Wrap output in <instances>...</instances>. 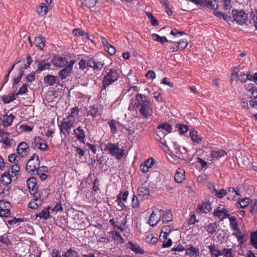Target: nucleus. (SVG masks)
I'll return each instance as SVG.
<instances>
[{
  "label": "nucleus",
  "instance_id": "1",
  "mask_svg": "<svg viewBox=\"0 0 257 257\" xmlns=\"http://www.w3.org/2000/svg\"><path fill=\"white\" fill-rule=\"evenodd\" d=\"M133 107L134 110H139L140 114L145 118H148L152 113V103L149 97L144 94L138 93L136 95Z\"/></svg>",
  "mask_w": 257,
  "mask_h": 257
},
{
  "label": "nucleus",
  "instance_id": "2",
  "mask_svg": "<svg viewBox=\"0 0 257 257\" xmlns=\"http://www.w3.org/2000/svg\"><path fill=\"white\" fill-rule=\"evenodd\" d=\"M104 71L105 74L102 79V89L105 90L109 85L116 82L119 78L120 75L117 70L114 68H104Z\"/></svg>",
  "mask_w": 257,
  "mask_h": 257
},
{
  "label": "nucleus",
  "instance_id": "3",
  "mask_svg": "<svg viewBox=\"0 0 257 257\" xmlns=\"http://www.w3.org/2000/svg\"><path fill=\"white\" fill-rule=\"evenodd\" d=\"M40 164L39 156L36 154H34L32 156L26 163V169L27 171L31 175H39L38 169Z\"/></svg>",
  "mask_w": 257,
  "mask_h": 257
},
{
  "label": "nucleus",
  "instance_id": "4",
  "mask_svg": "<svg viewBox=\"0 0 257 257\" xmlns=\"http://www.w3.org/2000/svg\"><path fill=\"white\" fill-rule=\"evenodd\" d=\"M104 150L117 160H120L124 155V149H120L118 143H108L105 145Z\"/></svg>",
  "mask_w": 257,
  "mask_h": 257
},
{
  "label": "nucleus",
  "instance_id": "5",
  "mask_svg": "<svg viewBox=\"0 0 257 257\" xmlns=\"http://www.w3.org/2000/svg\"><path fill=\"white\" fill-rule=\"evenodd\" d=\"M75 118L68 119L65 118L59 124V127L61 134H62L65 137L69 136L71 133V129L74 126Z\"/></svg>",
  "mask_w": 257,
  "mask_h": 257
},
{
  "label": "nucleus",
  "instance_id": "6",
  "mask_svg": "<svg viewBox=\"0 0 257 257\" xmlns=\"http://www.w3.org/2000/svg\"><path fill=\"white\" fill-rule=\"evenodd\" d=\"M231 14L233 20L240 25L245 24L248 21V14L243 10L233 9Z\"/></svg>",
  "mask_w": 257,
  "mask_h": 257
},
{
  "label": "nucleus",
  "instance_id": "7",
  "mask_svg": "<svg viewBox=\"0 0 257 257\" xmlns=\"http://www.w3.org/2000/svg\"><path fill=\"white\" fill-rule=\"evenodd\" d=\"M236 192L235 194L239 196L240 194L238 192V190L236 191L234 188L233 187H229L227 189V191L224 189H221L218 191L216 188H215L214 186H213V192L212 193L215 194V196L218 198H221L225 195H227V199L228 200H234V198L235 196L234 195H229V193H234Z\"/></svg>",
  "mask_w": 257,
  "mask_h": 257
},
{
  "label": "nucleus",
  "instance_id": "8",
  "mask_svg": "<svg viewBox=\"0 0 257 257\" xmlns=\"http://www.w3.org/2000/svg\"><path fill=\"white\" fill-rule=\"evenodd\" d=\"M162 209L156 208L154 210L150 216L148 223L152 226H155L161 219Z\"/></svg>",
  "mask_w": 257,
  "mask_h": 257
},
{
  "label": "nucleus",
  "instance_id": "9",
  "mask_svg": "<svg viewBox=\"0 0 257 257\" xmlns=\"http://www.w3.org/2000/svg\"><path fill=\"white\" fill-rule=\"evenodd\" d=\"M27 185L30 193L34 195L38 192V185L37 179L35 177H31L27 180Z\"/></svg>",
  "mask_w": 257,
  "mask_h": 257
},
{
  "label": "nucleus",
  "instance_id": "10",
  "mask_svg": "<svg viewBox=\"0 0 257 257\" xmlns=\"http://www.w3.org/2000/svg\"><path fill=\"white\" fill-rule=\"evenodd\" d=\"M37 146L39 149L43 151H47L49 149L48 145L45 143L44 140L40 137H35L34 142L31 145V148L34 149Z\"/></svg>",
  "mask_w": 257,
  "mask_h": 257
},
{
  "label": "nucleus",
  "instance_id": "11",
  "mask_svg": "<svg viewBox=\"0 0 257 257\" xmlns=\"http://www.w3.org/2000/svg\"><path fill=\"white\" fill-rule=\"evenodd\" d=\"M87 64L88 67L92 68L94 72L99 71L104 65L103 62L96 60L94 58L88 60Z\"/></svg>",
  "mask_w": 257,
  "mask_h": 257
},
{
  "label": "nucleus",
  "instance_id": "12",
  "mask_svg": "<svg viewBox=\"0 0 257 257\" xmlns=\"http://www.w3.org/2000/svg\"><path fill=\"white\" fill-rule=\"evenodd\" d=\"M51 62L55 67L60 68L64 67L67 63L64 57L58 55H55L53 56Z\"/></svg>",
  "mask_w": 257,
  "mask_h": 257
},
{
  "label": "nucleus",
  "instance_id": "13",
  "mask_svg": "<svg viewBox=\"0 0 257 257\" xmlns=\"http://www.w3.org/2000/svg\"><path fill=\"white\" fill-rule=\"evenodd\" d=\"M29 150V146L28 144L25 142H21L18 145L17 148V153L22 157L27 155Z\"/></svg>",
  "mask_w": 257,
  "mask_h": 257
},
{
  "label": "nucleus",
  "instance_id": "14",
  "mask_svg": "<svg viewBox=\"0 0 257 257\" xmlns=\"http://www.w3.org/2000/svg\"><path fill=\"white\" fill-rule=\"evenodd\" d=\"M35 62V63L37 64L38 69L36 70L37 73H39L44 70L49 69L51 65V63L46 59L43 60H37Z\"/></svg>",
  "mask_w": 257,
  "mask_h": 257
},
{
  "label": "nucleus",
  "instance_id": "15",
  "mask_svg": "<svg viewBox=\"0 0 257 257\" xmlns=\"http://www.w3.org/2000/svg\"><path fill=\"white\" fill-rule=\"evenodd\" d=\"M126 247L131 249L136 254H144V250L137 243H134L132 241H130L126 244Z\"/></svg>",
  "mask_w": 257,
  "mask_h": 257
},
{
  "label": "nucleus",
  "instance_id": "16",
  "mask_svg": "<svg viewBox=\"0 0 257 257\" xmlns=\"http://www.w3.org/2000/svg\"><path fill=\"white\" fill-rule=\"evenodd\" d=\"M51 209V207L48 206L45 208L39 213L35 215V218L37 219L39 218L40 219H43L46 220L50 217V210Z\"/></svg>",
  "mask_w": 257,
  "mask_h": 257
},
{
  "label": "nucleus",
  "instance_id": "17",
  "mask_svg": "<svg viewBox=\"0 0 257 257\" xmlns=\"http://www.w3.org/2000/svg\"><path fill=\"white\" fill-rule=\"evenodd\" d=\"M45 83L49 85H54L57 84L58 85H61L59 81H58V78L56 76L52 75L47 74L44 78Z\"/></svg>",
  "mask_w": 257,
  "mask_h": 257
},
{
  "label": "nucleus",
  "instance_id": "18",
  "mask_svg": "<svg viewBox=\"0 0 257 257\" xmlns=\"http://www.w3.org/2000/svg\"><path fill=\"white\" fill-rule=\"evenodd\" d=\"M185 172L183 169L178 168L176 172L174 179L176 182L181 183L185 179Z\"/></svg>",
  "mask_w": 257,
  "mask_h": 257
},
{
  "label": "nucleus",
  "instance_id": "19",
  "mask_svg": "<svg viewBox=\"0 0 257 257\" xmlns=\"http://www.w3.org/2000/svg\"><path fill=\"white\" fill-rule=\"evenodd\" d=\"M193 4L200 5L201 6L206 7L212 10H215L219 7L217 4L216 7V5L211 4V3L208 2L207 0H195Z\"/></svg>",
  "mask_w": 257,
  "mask_h": 257
},
{
  "label": "nucleus",
  "instance_id": "20",
  "mask_svg": "<svg viewBox=\"0 0 257 257\" xmlns=\"http://www.w3.org/2000/svg\"><path fill=\"white\" fill-rule=\"evenodd\" d=\"M74 133L76 135V138L78 141L82 143H84V141L85 140V133L84 130L81 126H79L74 130Z\"/></svg>",
  "mask_w": 257,
  "mask_h": 257
},
{
  "label": "nucleus",
  "instance_id": "21",
  "mask_svg": "<svg viewBox=\"0 0 257 257\" xmlns=\"http://www.w3.org/2000/svg\"><path fill=\"white\" fill-rule=\"evenodd\" d=\"M173 228L171 225H163L161 229V232L160 236V239L161 241V237L164 240L167 239V235L170 233Z\"/></svg>",
  "mask_w": 257,
  "mask_h": 257
},
{
  "label": "nucleus",
  "instance_id": "22",
  "mask_svg": "<svg viewBox=\"0 0 257 257\" xmlns=\"http://www.w3.org/2000/svg\"><path fill=\"white\" fill-rule=\"evenodd\" d=\"M137 193L140 198L147 199L150 195V189L147 187H140L138 189Z\"/></svg>",
  "mask_w": 257,
  "mask_h": 257
},
{
  "label": "nucleus",
  "instance_id": "23",
  "mask_svg": "<svg viewBox=\"0 0 257 257\" xmlns=\"http://www.w3.org/2000/svg\"><path fill=\"white\" fill-rule=\"evenodd\" d=\"M46 39L41 35H38L35 38L34 44L36 47L39 48L41 50H43L45 46Z\"/></svg>",
  "mask_w": 257,
  "mask_h": 257
},
{
  "label": "nucleus",
  "instance_id": "24",
  "mask_svg": "<svg viewBox=\"0 0 257 257\" xmlns=\"http://www.w3.org/2000/svg\"><path fill=\"white\" fill-rule=\"evenodd\" d=\"M197 210L201 213H207L211 210V204L209 202H204L198 205Z\"/></svg>",
  "mask_w": 257,
  "mask_h": 257
},
{
  "label": "nucleus",
  "instance_id": "25",
  "mask_svg": "<svg viewBox=\"0 0 257 257\" xmlns=\"http://www.w3.org/2000/svg\"><path fill=\"white\" fill-rule=\"evenodd\" d=\"M162 215H161V218H162V221L163 223H168L173 219V214L170 210H166L164 211L163 210H162Z\"/></svg>",
  "mask_w": 257,
  "mask_h": 257
},
{
  "label": "nucleus",
  "instance_id": "26",
  "mask_svg": "<svg viewBox=\"0 0 257 257\" xmlns=\"http://www.w3.org/2000/svg\"><path fill=\"white\" fill-rule=\"evenodd\" d=\"M226 155V152L222 149L219 150H212L210 153L211 157L213 159L219 160L220 158Z\"/></svg>",
  "mask_w": 257,
  "mask_h": 257
},
{
  "label": "nucleus",
  "instance_id": "27",
  "mask_svg": "<svg viewBox=\"0 0 257 257\" xmlns=\"http://www.w3.org/2000/svg\"><path fill=\"white\" fill-rule=\"evenodd\" d=\"M42 199L36 198L31 200V201L29 203L28 206L31 209H35L41 206L42 204Z\"/></svg>",
  "mask_w": 257,
  "mask_h": 257
},
{
  "label": "nucleus",
  "instance_id": "28",
  "mask_svg": "<svg viewBox=\"0 0 257 257\" xmlns=\"http://www.w3.org/2000/svg\"><path fill=\"white\" fill-rule=\"evenodd\" d=\"M12 177L10 174V170H8L7 172H5L1 175V181L4 184L8 185L12 181Z\"/></svg>",
  "mask_w": 257,
  "mask_h": 257
},
{
  "label": "nucleus",
  "instance_id": "29",
  "mask_svg": "<svg viewBox=\"0 0 257 257\" xmlns=\"http://www.w3.org/2000/svg\"><path fill=\"white\" fill-rule=\"evenodd\" d=\"M211 257H218L221 255V250L216 248L214 244H211L207 246Z\"/></svg>",
  "mask_w": 257,
  "mask_h": 257
},
{
  "label": "nucleus",
  "instance_id": "30",
  "mask_svg": "<svg viewBox=\"0 0 257 257\" xmlns=\"http://www.w3.org/2000/svg\"><path fill=\"white\" fill-rule=\"evenodd\" d=\"M73 70H71L69 68H68L65 66V67L63 68L58 72V76L61 79H64L67 77L70 76Z\"/></svg>",
  "mask_w": 257,
  "mask_h": 257
},
{
  "label": "nucleus",
  "instance_id": "31",
  "mask_svg": "<svg viewBox=\"0 0 257 257\" xmlns=\"http://www.w3.org/2000/svg\"><path fill=\"white\" fill-rule=\"evenodd\" d=\"M63 255L64 257H80V254L74 247L68 249Z\"/></svg>",
  "mask_w": 257,
  "mask_h": 257
},
{
  "label": "nucleus",
  "instance_id": "32",
  "mask_svg": "<svg viewBox=\"0 0 257 257\" xmlns=\"http://www.w3.org/2000/svg\"><path fill=\"white\" fill-rule=\"evenodd\" d=\"M152 37L154 41L160 42L162 44L166 42L173 43V41L168 40L165 36H160L157 34H153Z\"/></svg>",
  "mask_w": 257,
  "mask_h": 257
},
{
  "label": "nucleus",
  "instance_id": "33",
  "mask_svg": "<svg viewBox=\"0 0 257 257\" xmlns=\"http://www.w3.org/2000/svg\"><path fill=\"white\" fill-rule=\"evenodd\" d=\"M15 116L14 114L11 113L10 115L6 114L4 116V119L3 123L5 127L9 126L11 125L12 122L13 121Z\"/></svg>",
  "mask_w": 257,
  "mask_h": 257
},
{
  "label": "nucleus",
  "instance_id": "34",
  "mask_svg": "<svg viewBox=\"0 0 257 257\" xmlns=\"http://www.w3.org/2000/svg\"><path fill=\"white\" fill-rule=\"evenodd\" d=\"M190 136L191 140L197 144H200L202 141V138L197 134V132L194 131L190 132Z\"/></svg>",
  "mask_w": 257,
  "mask_h": 257
},
{
  "label": "nucleus",
  "instance_id": "35",
  "mask_svg": "<svg viewBox=\"0 0 257 257\" xmlns=\"http://www.w3.org/2000/svg\"><path fill=\"white\" fill-rule=\"evenodd\" d=\"M199 249L192 246L186 249V254L190 255L192 257H197L199 255Z\"/></svg>",
  "mask_w": 257,
  "mask_h": 257
},
{
  "label": "nucleus",
  "instance_id": "36",
  "mask_svg": "<svg viewBox=\"0 0 257 257\" xmlns=\"http://www.w3.org/2000/svg\"><path fill=\"white\" fill-rule=\"evenodd\" d=\"M9 170H10V175L13 177H16L17 178L20 170V167L18 164H15L10 167Z\"/></svg>",
  "mask_w": 257,
  "mask_h": 257
},
{
  "label": "nucleus",
  "instance_id": "37",
  "mask_svg": "<svg viewBox=\"0 0 257 257\" xmlns=\"http://www.w3.org/2000/svg\"><path fill=\"white\" fill-rule=\"evenodd\" d=\"M236 232H234L232 234L234 235L237 239V241L240 243H243L246 241V239L245 237V234L241 233L240 229L235 230Z\"/></svg>",
  "mask_w": 257,
  "mask_h": 257
},
{
  "label": "nucleus",
  "instance_id": "38",
  "mask_svg": "<svg viewBox=\"0 0 257 257\" xmlns=\"http://www.w3.org/2000/svg\"><path fill=\"white\" fill-rule=\"evenodd\" d=\"M15 93H10L9 95H3L2 100L5 104L9 103L16 99Z\"/></svg>",
  "mask_w": 257,
  "mask_h": 257
},
{
  "label": "nucleus",
  "instance_id": "39",
  "mask_svg": "<svg viewBox=\"0 0 257 257\" xmlns=\"http://www.w3.org/2000/svg\"><path fill=\"white\" fill-rule=\"evenodd\" d=\"M246 89L248 91L251 92V98H253L254 99L257 98V87L256 86H254L252 84H249Z\"/></svg>",
  "mask_w": 257,
  "mask_h": 257
},
{
  "label": "nucleus",
  "instance_id": "40",
  "mask_svg": "<svg viewBox=\"0 0 257 257\" xmlns=\"http://www.w3.org/2000/svg\"><path fill=\"white\" fill-rule=\"evenodd\" d=\"M228 218H229V220L230 221V227L231 228V229L232 230H234L235 231V230L239 229L238 227V223L236 221V218L235 216H230Z\"/></svg>",
  "mask_w": 257,
  "mask_h": 257
},
{
  "label": "nucleus",
  "instance_id": "41",
  "mask_svg": "<svg viewBox=\"0 0 257 257\" xmlns=\"http://www.w3.org/2000/svg\"><path fill=\"white\" fill-rule=\"evenodd\" d=\"M218 225L216 222L209 223L207 226V231L208 233L213 234L216 231Z\"/></svg>",
  "mask_w": 257,
  "mask_h": 257
},
{
  "label": "nucleus",
  "instance_id": "42",
  "mask_svg": "<svg viewBox=\"0 0 257 257\" xmlns=\"http://www.w3.org/2000/svg\"><path fill=\"white\" fill-rule=\"evenodd\" d=\"M233 251L231 248H224L221 250V255L223 257H234Z\"/></svg>",
  "mask_w": 257,
  "mask_h": 257
},
{
  "label": "nucleus",
  "instance_id": "43",
  "mask_svg": "<svg viewBox=\"0 0 257 257\" xmlns=\"http://www.w3.org/2000/svg\"><path fill=\"white\" fill-rule=\"evenodd\" d=\"M250 242L251 244L257 249V231L251 233Z\"/></svg>",
  "mask_w": 257,
  "mask_h": 257
},
{
  "label": "nucleus",
  "instance_id": "44",
  "mask_svg": "<svg viewBox=\"0 0 257 257\" xmlns=\"http://www.w3.org/2000/svg\"><path fill=\"white\" fill-rule=\"evenodd\" d=\"M80 111L79 108L78 106H75L71 109V113L66 118L68 119H72L76 117L78 115V113Z\"/></svg>",
  "mask_w": 257,
  "mask_h": 257
},
{
  "label": "nucleus",
  "instance_id": "45",
  "mask_svg": "<svg viewBox=\"0 0 257 257\" xmlns=\"http://www.w3.org/2000/svg\"><path fill=\"white\" fill-rule=\"evenodd\" d=\"M48 11V7L44 3H42L39 6V8L38 9L37 12L39 15H46Z\"/></svg>",
  "mask_w": 257,
  "mask_h": 257
},
{
  "label": "nucleus",
  "instance_id": "46",
  "mask_svg": "<svg viewBox=\"0 0 257 257\" xmlns=\"http://www.w3.org/2000/svg\"><path fill=\"white\" fill-rule=\"evenodd\" d=\"M166 135L160 130L158 128L156 130V133L154 135V138L157 141H161L164 139Z\"/></svg>",
  "mask_w": 257,
  "mask_h": 257
},
{
  "label": "nucleus",
  "instance_id": "47",
  "mask_svg": "<svg viewBox=\"0 0 257 257\" xmlns=\"http://www.w3.org/2000/svg\"><path fill=\"white\" fill-rule=\"evenodd\" d=\"M158 128L160 129L161 130V129L165 130L168 133H171L172 130L171 125L167 122L163 123L159 125Z\"/></svg>",
  "mask_w": 257,
  "mask_h": 257
},
{
  "label": "nucleus",
  "instance_id": "48",
  "mask_svg": "<svg viewBox=\"0 0 257 257\" xmlns=\"http://www.w3.org/2000/svg\"><path fill=\"white\" fill-rule=\"evenodd\" d=\"M28 86V84L27 83L23 84L22 86L19 88L18 91L17 93H15L16 96L26 94L28 91L27 88Z\"/></svg>",
  "mask_w": 257,
  "mask_h": 257
},
{
  "label": "nucleus",
  "instance_id": "49",
  "mask_svg": "<svg viewBox=\"0 0 257 257\" xmlns=\"http://www.w3.org/2000/svg\"><path fill=\"white\" fill-rule=\"evenodd\" d=\"M147 16L148 18L150 19L151 25L153 26H156L159 25V22L158 20L155 18V17L153 15V14L148 12L146 13Z\"/></svg>",
  "mask_w": 257,
  "mask_h": 257
},
{
  "label": "nucleus",
  "instance_id": "50",
  "mask_svg": "<svg viewBox=\"0 0 257 257\" xmlns=\"http://www.w3.org/2000/svg\"><path fill=\"white\" fill-rule=\"evenodd\" d=\"M176 43L178 44V47L180 51L183 50L188 45V42L186 39L180 40L179 41L176 42Z\"/></svg>",
  "mask_w": 257,
  "mask_h": 257
},
{
  "label": "nucleus",
  "instance_id": "51",
  "mask_svg": "<svg viewBox=\"0 0 257 257\" xmlns=\"http://www.w3.org/2000/svg\"><path fill=\"white\" fill-rule=\"evenodd\" d=\"M20 157L15 154H11L8 156L9 161L10 162L14 163V164H17L20 161Z\"/></svg>",
  "mask_w": 257,
  "mask_h": 257
},
{
  "label": "nucleus",
  "instance_id": "52",
  "mask_svg": "<svg viewBox=\"0 0 257 257\" xmlns=\"http://www.w3.org/2000/svg\"><path fill=\"white\" fill-rule=\"evenodd\" d=\"M132 207L135 209L138 210L140 207L139 200L138 197L136 195H134L132 199Z\"/></svg>",
  "mask_w": 257,
  "mask_h": 257
},
{
  "label": "nucleus",
  "instance_id": "53",
  "mask_svg": "<svg viewBox=\"0 0 257 257\" xmlns=\"http://www.w3.org/2000/svg\"><path fill=\"white\" fill-rule=\"evenodd\" d=\"M250 17L253 22L254 27L257 30V9L252 10L250 13Z\"/></svg>",
  "mask_w": 257,
  "mask_h": 257
},
{
  "label": "nucleus",
  "instance_id": "54",
  "mask_svg": "<svg viewBox=\"0 0 257 257\" xmlns=\"http://www.w3.org/2000/svg\"><path fill=\"white\" fill-rule=\"evenodd\" d=\"M146 240L148 242L152 244H155L158 241V238L154 236L153 234L148 235L146 237Z\"/></svg>",
  "mask_w": 257,
  "mask_h": 257
},
{
  "label": "nucleus",
  "instance_id": "55",
  "mask_svg": "<svg viewBox=\"0 0 257 257\" xmlns=\"http://www.w3.org/2000/svg\"><path fill=\"white\" fill-rule=\"evenodd\" d=\"M177 127H178L179 132L180 135H183L188 131V126L187 125L178 124H177Z\"/></svg>",
  "mask_w": 257,
  "mask_h": 257
},
{
  "label": "nucleus",
  "instance_id": "56",
  "mask_svg": "<svg viewBox=\"0 0 257 257\" xmlns=\"http://www.w3.org/2000/svg\"><path fill=\"white\" fill-rule=\"evenodd\" d=\"M0 242H2L7 246L11 244L10 239L8 238V236L6 234L0 235Z\"/></svg>",
  "mask_w": 257,
  "mask_h": 257
},
{
  "label": "nucleus",
  "instance_id": "57",
  "mask_svg": "<svg viewBox=\"0 0 257 257\" xmlns=\"http://www.w3.org/2000/svg\"><path fill=\"white\" fill-rule=\"evenodd\" d=\"M89 108V110L87 112V115H91L93 117H94L98 111V109L95 108L94 106H90Z\"/></svg>",
  "mask_w": 257,
  "mask_h": 257
},
{
  "label": "nucleus",
  "instance_id": "58",
  "mask_svg": "<svg viewBox=\"0 0 257 257\" xmlns=\"http://www.w3.org/2000/svg\"><path fill=\"white\" fill-rule=\"evenodd\" d=\"M231 0H223V8L224 10H229L232 6L231 5Z\"/></svg>",
  "mask_w": 257,
  "mask_h": 257
},
{
  "label": "nucleus",
  "instance_id": "59",
  "mask_svg": "<svg viewBox=\"0 0 257 257\" xmlns=\"http://www.w3.org/2000/svg\"><path fill=\"white\" fill-rule=\"evenodd\" d=\"M108 124L110 127L111 132L112 133H116L117 132V127L115 126L114 120L112 119L108 122Z\"/></svg>",
  "mask_w": 257,
  "mask_h": 257
},
{
  "label": "nucleus",
  "instance_id": "60",
  "mask_svg": "<svg viewBox=\"0 0 257 257\" xmlns=\"http://www.w3.org/2000/svg\"><path fill=\"white\" fill-rule=\"evenodd\" d=\"M113 235L114 239L118 241L120 243H123L124 242V239L122 238L119 232L117 231H114Z\"/></svg>",
  "mask_w": 257,
  "mask_h": 257
},
{
  "label": "nucleus",
  "instance_id": "61",
  "mask_svg": "<svg viewBox=\"0 0 257 257\" xmlns=\"http://www.w3.org/2000/svg\"><path fill=\"white\" fill-rule=\"evenodd\" d=\"M11 215V210L10 208L5 210H0V217H8Z\"/></svg>",
  "mask_w": 257,
  "mask_h": 257
},
{
  "label": "nucleus",
  "instance_id": "62",
  "mask_svg": "<svg viewBox=\"0 0 257 257\" xmlns=\"http://www.w3.org/2000/svg\"><path fill=\"white\" fill-rule=\"evenodd\" d=\"M52 211L58 212V211H63V208L62 207L61 202L57 203L54 206V208L52 209Z\"/></svg>",
  "mask_w": 257,
  "mask_h": 257
},
{
  "label": "nucleus",
  "instance_id": "63",
  "mask_svg": "<svg viewBox=\"0 0 257 257\" xmlns=\"http://www.w3.org/2000/svg\"><path fill=\"white\" fill-rule=\"evenodd\" d=\"M155 162L154 160L152 158L148 159L144 163L148 169L151 168L154 165Z\"/></svg>",
  "mask_w": 257,
  "mask_h": 257
},
{
  "label": "nucleus",
  "instance_id": "64",
  "mask_svg": "<svg viewBox=\"0 0 257 257\" xmlns=\"http://www.w3.org/2000/svg\"><path fill=\"white\" fill-rule=\"evenodd\" d=\"M250 211L252 214L257 212V200H255L253 204L251 205Z\"/></svg>",
  "mask_w": 257,
  "mask_h": 257
}]
</instances>
